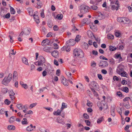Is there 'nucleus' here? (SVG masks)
Instances as JSON below:
<instances>
[{
    "instance_id": "nucleus-46",
    "label": "nucleus",
    "mask_w": 132,
    "mask_h": 132,
    "mask_svg": "<svg viewBox=\"0 0 132 132\" xmlns=\"http://www.w3.org/2000/svg\"><path fill=\"white\" fill-rule=\"evenodd\" d=\"M110 63L112 64H114L115 63V62L114 59L112 58L109 60Z\"/></svg>"
},
{
    "instance_id": "nucleus-54",
    "label": "nucleus",
    "mask_w": 132,
    "mask_h": 132,
    "mask_svg": "<svg viewBox=\"0 0 132 132\" xmlns=\"http://www.w3.org/2000/svg\"><path fill=\"white\" fill-rule=\"evenodd\" d=\"M85 121L87 126H90V122L89 121L87 120H86Z\"/></svg>"
},
{
    "instance_id": "nucleus-4",
    "label": "nucleus",
    "mask_w": 132,
    "mask_h": 132,
    "mask_svg": "<svg viewBox=\"0 0 132 132\" xmlns=\"http://www.w3.org/2000/svg\"><path fill=\"white\" fill-rule=\"evenodd\" d=\"M81 12L83 14L85 13L88 11V9L89 8L88 6L84 5H82L80 6Z\"/></svg>"
},
{
    "instance_id": "nucleus-28",
    "label": "nucleus",
    "mask_w": 132,
    "mask_h": 132,
    "mask_svg": "<svg viewBox=\"0 0 132 132\" xmlns=\"http://www.w3.org/2000/svg\"><path fill=\"white\" fill-rule=\"evenodd\" d=\"M92 87H97V84L95 81L92 82L90 83Z\"/></svg>"
},
{
    "instance_id": "nucleus-9",
    "label": "nucleus",
    "mask_w": 132,
    "mask_h": 132,
    "mask_svg": "<svg viewBox=\"0 0 132 132\" xmlns=\"http://www.w3.org/2000/svg\"><path fill=\"white\" fill-rule=\"evenodd\" d=\"M124 71V69L121 66L118 67L117 69V73L120 75L121 73Z\"/></svg>"
},
{
    "instance_id": "nucleus-30",
    "label": "nucleus",
    "mask_w": 132,
    "mask_h": 132,
    "mask_svg": "<svg viewBox=\"0 0 132 132\" xmlns=\"http://www.w3.org/2000/svg\"><path fill=\"white\" fill-rule=\"evenodd\" d=\"M61 111L60 110L58 109L57 111H54L53 112V114L54 115H59L60 114Z\"/></svg>"
},
{
    "instance_id": "nucleus-23",
    "label": "nucleus",
    "mask_w": 132,
    "mask_h": 132,
    "mask_svg": "<svg viewBox=\"0 0 132 132\" xmlns=\"http://www.w3.org/2000/svg\"><path fill=\"white\" fill-rule=\"evenodd\" d=\"M27 120L26 118H24L23 120L21 121V123L23 125L27 124L28 123L27 121Z\"/></svg>"
},
{
    "instance_id": "nucleus-34",
    "label": "nucleus",
    "mask_w": 132,
    "mask_h": 132,
    "mask_svg": "<svg viewBox=\"0 0 132 132\" xmlns=\"http://www.w3.org/2000/svg\"><path fill=\"white\" fill-rule=\"evenodd\" d=\"M10 12L11 14H14L15 13V11L14 9L11 6H10Z\"/></svg>"
},
{
    "instance_id": "nucleus-29",
    "label": "nucleus",
    "mask_w": 132,
    "mask_h": 132,
    "mask_svg": "<svg viewBox=\"0 0 132 132\" xmlns=\"http://www.w3.org/2000/svg\"><path fill=\"white\" fill-rule=\"evenodd\" d=\"M63 17V15L62 14H59L57 15L56 18L58 19L61 20L62 19Z\"/></svg>"
},
{
    "instance_id": "nucleus-15",
    "label": "nucleus",
    "mask_w": 132,
    "mask_h": 132,
    "mask_svg": "<svg viewBox=\"0 0 132 132\" xmlns=\"http://www.w3.org/2000/svg\"><path fill=\"white\" fill-rule=\"evenodd\" d=\"M82 22L84 23L88 24L90 22V19L87 18H85L83 20Z\"/></svg>"
},
{
    "instance_id": "nucleus-27",
    "label": "nucleus",
    "mask_w": 132,
    "mask_h": 132,
    "mask_svg": "<svg viewBox=\"0 0 132 132\" xmlns=\"http://www.w3.org/2000/svg\"><path fill=\"white\" fill-rule=\"evenodd\" d=\"M9 96H14L15 94L14 92L12 90H9Z\"/></svg>"
},
{
    "instance_id": "nucleus-20",
    "label": "nucleus",
    "mask_w": 132,
    "mask_h": 132,
    "mask_svg": "<svg viewBox=\"0 0 132 132\" xmlns=\"http://www.w3.org/2000/svg\"><path fill=\"white\" fill-rule=\"evenodd\" d=\"M87 33L88 36L90 38L92 37L93 36L92 32L90 30L88 31Z\"/></svg>"
},
{
    "instance_id": "nucleus-39",
    "label": "nucleus",
    "mask_w": 132,
    "mask_h": 132,
    "mask_svg": "<svg viewBox=\"0 0 132 132\" xmlns=\"http://www.w3.org/2000/svg\"><path fill=\"white\" fill-rule=\"evenodd\" d=\"M5 12V11L3 9H1V11L0 12V15L2 16H3L5 15L4 13Z\"/></svg>"
},
{
    "instance_id": "nucleus-58",
    "label": "nucleus",
    "mask_w": 132,
    "mask_h": 132,
    "mask_svg": "<svg viewBox=\"0 0 132 132\" xmlns=\"http://www.w3.org/2000/svg\"><path fill=\"white\" fill-rule=\"evenodd\" d=\"M92 53L94 55H97L98 54V52L97 51L93 50L92 51Z\"/></svg>"
},
{
    "instance_id": "nucleus-7",
    "label": "nucleus",
    "mask_w": 132,
    "mask_h": 132,
    "mask_svg": "<svg viewBox=\"0 0 132 132\" xmlns=\"http://www.w3.org/2000/svg\"><path fill=\"white\" fill-rule=\"evenodd\" d=\"M115 109V105H113L111 106V115L113 117L115 115V113L114 112V110Z\"/></svg>"
},
{
    "instance_id": "nucleus-64",
    "label": "nucleus",
    "mask_w": 132,
    "mask_h": 132,
    "mask_svg": "<svg viewBox=\"0 0 132 132\" xmlns=\"http://www.w3.org/2000/svg\"><path fill=\"white\" fill-rule=\"evenodd\" d=\"M102 72L105 75L107 73V71L105 70L102 69L101 70Z\"/></svg>"
},
{
    "instance_id": "nucleus-22",
    "label": "nucleus",
    "mask_w": 132,
    "mask_h": 132,
    "mask_svg": "<svg viewBox=\"0 0 132 132\" xmlns=\"http://www.w3.org/2000/svg\"><path fill=\"white\" fill-rule=\"evenodd\" d=\"M117 49V48L114 46H110L109 47V50L111 51H113L116 50Z\"/></svg>"
},
{
    "instance_id": "nucleus-37",
    "label": "nucleus",
    "mask_w": 132,
    "mask_h": 132,
    "mask_svg": "<svg viewBox=\"0 0 132 132\" xmlns=\"http://www.w3.org/2000/svg\"><path fill=\"white\" fill-rule=\"evenodd\" d=\"M117 20L119 22H124L123 18V17H119L118 18H117Z\"/></svg>"
},
{
    "instance_id": "nucleus-17",
    "label": "nucleus",
    "mask_w": 132,
    "mask_h": 132,
    "mask_svg": "<svg viewBox=\"0 0 132 132\" xmlns=\"http://www.w3.org/2000/svg\"><path fill=\"white\" fill-rule=\"evenodd\" d=\"M27 10L29 15L31 16H32L33 15V13L32 9L30 7H29L28 8Z\"/></svg>"
},
{
    "instance_id": "nucleus-52",
    "label": "nucleus",
    "mask_w": 132,
    "mask_h": 132,
    "mask_svg": "<svg viewBox=\"0 0 132 132\" xmlns=\"http://www.w3.org/2000/svg\"><path fill=\"white\" fill-rule=\"evenodd\" d=\"M87 105L89 107H90L92 106V103L88 100Z\"/></svg>"
},
{
    "instance_id": "nucleus-2",
    "label": "nucleus",
    "mask_w": 132,
    "mask_h": 132,
    "mask_svg": "<svg viewBox=\"0 0 132 132\" xmlns=\"http://www.w3.org/2000/svg\"><path fill=\"white\" fill-rule=\"evenodd\" d=\"M39 60L35 63L36 65H38L39 66H42L43 67L45 68L46 66V65L44 64L45 61V58L43 56H39Z\"/></svg>"
},
{
    "instance_id": "nucleus-26",
    "label": "nucleus",
    "mask_w": 132,
    "mask_h": 132,
    "mask_svg": "<svg viewBox=\"0 0 132 132\" xmlns=\"http://www.w3.org/2000/svg\"><path fill=\"white\" fill-rule=\"evenodd\" d=\"M81 36L80 35H77L76 36L75 39V40L76 42H78L79 41L81 38Z\"/></svg>"
},
{
    "instance_id": "nucleus-5",
    "label": "nucleus",
    "mask_w": 132,
    "mask_h": 132,
    "mask_svg": "<svg viewBox=\"0 0 132 132\" xmlns=\"http://www.w3.org/2000/svg\"><path fill=\"white\" fill-rule=\"evenodd\" d=\"M99 66L102 68L106 67L108 65V63L106 61L101 60L99 64Z\"/></svg>"
},
{
    "instance_id": "nucleus-24",
    "label": "nucleus",
    "mask_w": 132,
    "mask_h": 132,
    "mask_svg": "<svg viewBox=\"0 0 132 132\" xmlns=\"http://www.w3.org/2000/svg\"><path fill=\"white\" fill-rule=\"evenodd\" d=\"M7 128H8V129L9 130H13L15 129V127H14V126L13 125H9L8 126Z\"/></svg>"
},
{
    "instance_id": "nucleus-55",
    "label": "nucleus",
    "mask_w": 132,
    "mask_h": 132,
    "mask_svg": "<svg viewBox=\"0 0 132 132\" xmlns=\"http://www.w3.org/2000/svg\"><path fill=\"white\" fill-rule=\"evenodd\" d=\"M53 29L54 31H57L59 29V27L56 25L54 26L53 27Z\"/></svg>"
},
{
    "instance_id": "nucleus-49",
    "label": "nucleus",
    "mask_w": 132,
    "mask_h": 132,
    "mask_svg": "<svg viewBox=\"0 0 132 132\" xmlns=\"http://www.w3.org/2000/svg\"><path fill=\"white\" fill-rule=\"evenodd\" d=\"M124 20L126 22H128V23H130L131 22V21L129 19L126 17L123 18V20Z\"/></svg>"
},
{
    "instance_id": "nucleus-38",
    "label": "nucleus",
    "mask_w": 132,
    "mask_h": 132,
    "mask_svg": "<svg viewBox=\"0 0 132 132\" xmlns=\"http://www.w3.org/2000/svg\"><path fill=\"white\" fill-rule=\"evenodd\" d=\"M119 75H121L122 76L124 77H126V75H127V73L125 72L124 71L121 73Z\"/></svg>"
},
{
    "instance_id": "nucleus-12",
    "label": "nucleus",
    "mask_w": 132,
    "mask_h": 132,
    "mask_svg": "<svg viewBox=\"0 0 132 132\" xmlns=\"http://www.w3.org/2000/svg\"><path fill=\"white\" fill-rule=\"evenodd\" d=\"M52 55L55 58L58 56V53L57 51H54L51 53Z\"/></svg>"
},
{
    "instance_id": "nucleus-13",
    "label": "nucleus",
    "mask_w": 132,
    "mask_h": 132,
    "mask_svg": "<svg viewBox=\"0 0 132 132\" xmlns=\"http://www.w3.org/2000/svg\"><path fill=\"white\" fill-rule=\"evenodd\" d=\"M62 82L65 86H67L68 85V80H66L65 78H63L62 79Z\"/></svg>"
},
{
    "instance_id": "nucleus-32",
    "label": "nucleus",
    "mask_w": 132,
    "mask_h": 132,
    "mask_svg": "<svg viewBox=\"0 0 132 132\" xmlns=\"http://www.w3.org/2000/svg\"><path fill=\"white\" fill-rule=\"evenodd\" d=\"M22 105L21 104H19L16 105V107L19 110H22L23 108Z\"/></svg>"
},
{
    "instance_id": "nucleus-18",
    "label": "nucleus",
    "mask_w": 132,
    "mask_h": 132,
    "mask_svg": "<svg viewBox=\"0 0 132 132\" xmlns=\"http://www.w3.org/2000/svg\"><path fill=\"white\" fill-rule=\"evenodd\" d=\"M24 34V32L22 31L19 35L18 37V40L20 42H21L22 40V39L21 38V37H22Z\"/></svg>"
},
{
    "instance_id": "nucleus-14",
    "label": "nucleus",
    "mask_w": 132,
    "mask_h": 132,
    "mask_svg": "<svg viewBox=\"0 0 132 132\" xmlns=\"http://www.w3.org/2000/svg\"><path fill=\"white\" fill-rule=\"evenodd\" d=\"M64 46L62 47L61 50L62 51H64L65 50L66 51L68 52L70 50V48L69 46Z\"/></svg>"
},
{
    "instance_id": "nucleus-44",
    "label": "nucleus",
    "mask_w": 132,
    "mask_h": 132,
    "mask_svg": "<svg viewBox=\"0 0 132 132\" xmlns=\"http://www.w3.org/2000/svg\"><path fill=\"white\" fill-rule=\"evenodd\" d=\"M48 26L50 28L52 27L53 26L52 23L51 21H49L48 22Z\"/></svg>"
},
{
    "instance_id": "nucleus-35",
    "label": "nucleus",
    "mask_w": 132,
    "mask_h": 132,
    "mask_svg": "<svg viewBox=\"0 0 132 132\" xmlns=\"http://www.w3.org/2000/svg\"><path fill=\"white\" fill-rule=\"evenodd\" d=\"M122 108H120L119 107L117 109V112L120 115H121L122 113Z\"/></svg>"
},
{
    "instance_id": "nucleus-45",
    "label": "nucleus",
    "mask_w": 132,
    "mask_h": 132,
    "mask_svg": "<svg viewBox=\"0 0 132 132\" xmlns=\"http://www.w3.org/2000/svg\"><path fill=\"white\" fill-rule=\"evenodd\" d=\"M10 103V101H9L8 99H5L4 101L5 103L7 105H9Z\"/></svg>"
},
{
    "instance_id": "nucleus-40",
    "label": "nucleus",
    "mask_w": 132,
    "mask_h": 132,
    "mask_svg": "<svg viewBox=\"0 0 132 132\" xmlns=\"http://www.w3.org/2000/svg\"><path fill=\"white\" fill-rule=\"evenodd\" d=\"M37 103H34L30 105L29 108L30 109H31L32 108L34 107L35 106L37 105Z\"/></svg>"
},
{
    "instance_id": "nucleus-62",
    "label": "nucleus",
    "mask_w": 132,
    "mask_h": 132,
    "mask_svg": "<svg viewBox=\"0 0 132 132\" xmlns=\"http://www.w3.org/2000/svg\"><path fill=\"white\" fill-rule=\"evenodd\" d=\"M120 35V34L119 32H115V35L117 37H119Z\"/></svg>"
},
{
    "instance_id": "nucleus-60",
    "label": "nucleus",
    "mask_w": 132,
    "mask_h": 132,
    "mask_svg": "<svg viewBox=\"0 0 132 132\" xmlns=\"http://www.w3.org/2000/svg\"><path fill=\"white\" fill-rule=\"evenodd\" d=\"M83 116L86 119H88L89 118V116L86 114L84 113L83 115Z\"/></svg>"
},
{
    "instance_id": "nucleus-25",
    "label": "nucleus",
    "mask_w": 132,
    "mask_h": 132,
    "mask_svg": "<svg viewBox=\"0 0 132 132\" xmlns=\"http://www.w3.org/2000/svg\"><path fill=\"white\" fill-rule=\"evenodd\" d=\"M114 56V57L116 59H122V58L121 56V55L120 54H119L117 53L116 54H115Z\"/></svg>"
},
{
    "instance_id": "nucleus-59",
    "label": "nucleus",
    "mask_w": 132,
    "mask_h": 132,
    "mask_svg": "<svg viewBox=\"0 0 132 132\" xmlns=\"http://www.w3.org/2000/svg\"><path fill=\"white\" fill-rule=\"evenodd\" d=\"M131 127V125H130V126L127 125L124 128V129L126 131H127L128 130V129L129 128V127Z\"/></svg>"
},
{
    "instance_id": "nucleus-42",
    "label": "nucleus",
    "mask_w": 132,
    "mask_h": 132,
    "mask_svg": "<svg viewBox=\"0 0 132 132\" xmlns=\"http://www.w3.org/2000/svg\"><path fill=\"white\" fill-rule=\"evenodd\" d=\"M65 73L66 74L68 77L69 78L72 79L71 77V73L70 72L67 71Z\"/></svg>"
},
{
    "instance_id": "nucleus-16",
    "label": "nucleus",
    "mask_w": 132,
    "mask_h": 132,
    "mask_svg": "<svg viewBox=\"0 0 132 132\" xmlns=\"http://www.w3.org/2000/svg\"><path fill=\"white\" fill-rule=\"evenodd\" d=\"M22 60L23 63L26 65H28V60L25 57H23L22 58Z\"/></svg>"
},
{
    "instance_id": "nucleus-51",
    "label": "nucleus",
    "mask_w": 132,
    "mask_h": 132,
    "mask_svg": "<svg viewBox=\"0 0 132 132\" xmlns=\"http://www.w3.org/2000/svg\"><path fill=\"white\" fill-rule=\"evenodd\" d=\"M45 40L46 43V45H49V44L50 42H51V41H50L49 40L47 39H45Z\"/></svg>"
},
{
    "instance_id": "nucleus-61",
    "label": "nucleus",
    "mask_w": 132,
    "mask_h": 132,
    "mask_svg": "<svg viewBox=\"0 0 132 132\" xmlns=\"http://www.w3.org/2000/svg\"><path fill=\"white\" fill-rule=\"evenodd\" d=\"M117 95L121 97L122 96V93L120 91H119L117 92Z\"/></svg>"
},
{
    "instance_id": "nucleus-33",
    "label": "nucleus",
    "mask_w": 132,
    "mask_h": 132,
    "mask_svg": "<svg viewBox=\"0 0 132 132\" xmlns=\"http://www.w3.org/2000/svg\"><path fill=\"white\" fill-rule=\"evenodd\" d=\"M10 16V13H8L6 15H4L3 16V17L4 18L9 19Z\"/></svg>"
},
{
    "instance_id": "nucleus-3",
    "label": "nucleus",
    "mask_w": 132,
    "mask_h": 132,
    "mask_svg": "<svg viewBox=\"0 0 132 132\" xmlns=\"http://www.w3.org/2000/svg\"><path fill=\"white\" fill-rule=\"evenodd\" d=\"M12 77V75L10 73L7 77H5L3 80L2 81V84L5 85H7L9 84L11 80Z\"/></svg>"
},
{
    "instance_id": "nucleus-50",
    "label": "nucleus",
    "mask_w": 132,
    "mask_h": 132,
    "mask_svg": "<svg viewBox=\"0 0 132 132\" xmlns=\"http://www.w3.org/2000/svg\"><path fill=\"white\" fill-rule=\"evenodd\" d=\"M26 130L27 131H31L33 130V129L31 128V127L29 126L27 127Z\"/></svg>"
},
{
    "instance_id": "nucleus-47",
    "label": "nucleus",
    "mask_w": 132,
    "mask_h": 132,
    "mask_svg": "<svg viewBox=\"0 0 132 132\" xmlns=\"http://www.w3.org/2000/svg\"><path fill=\"white\" fill-rule=\"evenodd\" d=\"M123 91L126 93H127L129 92L128 88L126 87H124L123 89Z\"/></svg>"
},
{
    "instance_id": "nucleus-8",
    "label": "nucleus",
    "mask_w": 132,
    "mask_h": 132,
    "mask_svg": "<svg viewBox=\"0 0 132 132\" xmlns=\"http://www.w3.org/2000/svg\"><path fill=\"white\" fill-rule=\"evenodd\" d=\"M18 74L16 71H14L13 73L12 79L14 82H15L18 79Z\"/></svg>"
},
{
    "instance_id": "nucleus-31",
    "label": "nucleus",
    "mask_w": 132,
    "mask_h": 132,
    "mask_svg": "<svg viewBox=\"0 0 132 132\" xmlns=\"http://www.w3.org/2000/svg\"><path fill=\"white\" fill-rule=\"evenodd\" d=\"M67 107V105L64 103H63L62 104V107L61 109V111H62L64 108H65Z\"/></svg>"
},
{
    "instance_id": "nucleus-10",
    "label": "nucleus",
    "mask_w": 132,
    "mask_h": 132,
    "mask_svg": "<svg viewBox=\"0 0 132 132\" xmlns=\"http://www.w3.org/2000/svg\"><path fill=\"white\" fill-rule=\"evenodd\" d=\"M30 29L28 28H26L24 29V33L25 35H27L29 34L30 31Z\"/></svg>"
},
{
    "instance_id": "nucleus-48",
    "label": "nucleus",
    "mask_w": 132,
    "mask_h": 132,
    "mask_svg": "<svg viewBox=\"0 0 132 132\" xmlns=\"http://www.w3.org/2000/svg\"><path fill=\"white\" fill-rule=\"evenodd\" d=\"M90 8L93 10H96L97 9V7L95 5H92L91 6Z\"/></svg>"
},
{
    "instance_id": "nucleus-36",
    "label": "nucleus",
    "mask_w": 132,
    "mask_h": 132,
    "mask_svg": "<svg viewBox=\"0 0 132 132\" xmlns=\"http://www.w3.org/2000/svg\"><path fill=\"white\" fill-rule=\"evenodd\" d=\"M8 89L6 88H3L2 89L1 92L3 94H5L7 93Z\"/></svg>"
},
{
    "instance_id": "nucleus-53",
    "label": "nucleus",
    "mask_w": 132,
    "mask_h": 132,
    "mask_svg": "<svg viewBox=\"0 0 132 132\" xmlns=\"http://www.w3.org/2000/svg\"><path fill=\"white\" fill-rule=\"evenodd\" d=\"M53 45L54 47V49H57L58 48V45L56 43H54Z\"/></svg>"
},
{
    "instance_id": "nucleus-41",
    "label": "nucleus",
    "mask_w": 132,
    "mask_h": 132,
    "mask_svg": "<svg viewBox=\"0 0 132 132\" xmlns=\"http://www.w3.org/2000/svg\"><path fill=\"white\" fill-rule=\"evenodd\" d=\"M108 38L109 39H113L114 38L113 35H111V34H109L108 35Z\"/></svg>"
},
{
    "instance_id": "nucleus-63",
    "label": "nucleus",
    "mask_w": 132,
    "mask_h": 132,
    "mask_svg": "<svg viewBox=\"0 0 132 132\" xmlns=\"http://www.w3.org/2000/svg\"><path fill=\"white\" fill-rule=\"evenodd\" d=\"M46 70H45L44 71L42 72V75L43 77L47 75V72Z\"/></svg>"
},
{
    "instance_id": "nucleus-21",
    "label": "nucleus",
    "mask_w": 132,
    "mask_h": 132,
    "mask_svg": "<svg viewBox=\"0 0 132 132\" xmlns=\"http://www.w3.org/2000/svg\"><path fill=\"white\" fill-rule=\"evenodd\" d=\"M15 119L16 117L15 116L12 117L10 118L9 121L10 123H12L15 120Z\"/></svg>"
},
{
    "instance_id": "nucleus-56",
    "label": "nucleus",
    "mask_w": 132,
    "mask_h": 132,
    "mask_svg": "<svg viewBox=\"0 0 132 132\" xmlns=\"http://www.w3.org/2000/svg\"><path fill=\"white\" fill-rule=\"evenodd\" d=\"M57 122L59 123H62L63 122L62 120L59 118L57 119Z\"/></svg>"
},
{
    "instance_id": "nucleus-57",
    "label": "nucleus",
    "mask_w": 132,
    "mask_h": 132,
    "mask_svg": "<svg viewBox=\"0 0 132 132\" xmlns=\"http://www.w3.org/2000/svg\"><path fill=\"white\" fill-rule=\"evenodd\" d=\"M97 76L99 79L100 80H102L103 79L102 76L100 74H97Z\"/></svg>"
},
{
    "instance_id": "nucleus-6",
    "label": "nucleus",
    "mask_w": 132,
    "mask_h": 132,
    "mask_svg": "<svg viewBox=\"0 0 132 132\" xmlns=\"http://www.w3.org/2000/svg\"><path fill=\"white\" fill-rule=\"evenodd\" d=\"M75 44V42L74 39H70L66 42V46H73Z\"/></svg>"
},
{
    "instance_id": "nucleus-19",
    "label": "nucleus",
    "mask_w": 132,
    "mask_h": 132,
    "mask_svg": "<svg viewBox=\"0 0 132 132\" xmlns=\"http://www.w3.org/2000/svg\"><path fill=\"white\" fill-rule=\"evenodd\" d=\"M98 18L100 20H101L105 18V16L104 15L102 14L101 13H100L99 14Z\"/></svg>"
},
{
    "instance_id": "nucleus-11",
    "label": "nucleus",
    "mask_w": 132,
    "mask_h": 132,
    "mask_svg": "<svg viewBox=\"0 0 132 132\" xmlns=\"http://www.w3.org/2000/svg\"><path fill=\"white\" fill-rule=\"evenodd\" d=\"M47 69H46V70H47L48 72H50L51 71L53 72L54 71V70L51 67V65L50 64H48V65L47 67Z\"/></svg>"
},
{
    "instance_id": "nucleus-43",
    "label": "nucleus",
    "mask_w": 132,
    "mask_h": 132,
    "mask_svg": "<svg viewBox=\"0 0 132 132\" xmlns=\"http://www.w3.org/2000/svg\"><path fill=\"white\" fill-rule=\"evenodd\" d=\"M103 119V118L102 117L98 119L97 120V123H101Z\"/></svg>"
},
{
    "instance_id": "nucleus-1",
    "label": "nucleus",
    "mask_w": 132,
    "mask_h": 132,
    "mask_svg": "<svg viewBox=\"0 0 132 132\" xmlns=\"http://www.w3.org/2000/svg\"><path fill=\"white\" fill-rule=\"evenodd\" d=\"M73 55L75 57L77 56L82 58L84 56V53L81 49L75 48L73 51Z\"/></svg>"
}]
</instances>
